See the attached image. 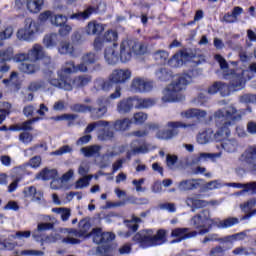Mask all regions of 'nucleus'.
I'll return each mask as SVG.
<instances>
[{
    "label": "nucleus",
    "instance_id": "nucleus-1",
    "mask_svg": "<svg viewBox=\"0 0 256 256\" xmlns=\"http://www.w3.org/2000/svg\"><path fill=\"white\" fill-rule=\"evenodd\" d=\"M191 83V75L183 74L177 76L171 84L163 91V103H173L175 101H183L185 97L181 92L187 85Z\"/></svg>",
    "mask_w": 256,
    "mask_h": 256
},
{
    "label": "nucleus",
    "instance_id": "nucleus-2",
    "mask_svg": "<svg viewBox=\"0 0 256 256\" xmlns=\"http://www.w3.org/2000/svg\"><path fill=\"white\" fill-rule=\"evenodd\" d=\"M133 241L138 243L139 247H142V249L157 247V245L167 243V232L160 229L154 235L153 230H141L134 235Z\"/></svg>",
    "mask_w": 256,
    "mask_h": 256
},
{
    "label": "nucleus",
    "instance_id": "nucleus-3",
    "mask_svg": "<svg viewBox=\"0 0 256 256\" xmlns=\"http://www.w3.org/2000/svg\"><path fill=\"white\" fill-rule=\"evenodd\" d=\"M107 103H109V98L101 96L93 105L81 103L72 104L70 111H73V113H90L92 119H101L107 114Z\"/></svg>",
    "mask_w": 256,
    "mask_h": 256
},
{
    "label": "nucleus",
    "instance_id": "nucleus-4",
    "mask_svg": "<svg viewBox=\"0 0 256 256\" xmlns=\"http://www.w3.org/2000/svg\"><path fill=\"white\" fill-rule=\"evenodd\" d=\"M190 223L198 230L197 235H206L211 230V226L215 225V220L211 218V210L203 209L191 218Z\"/></svg>",
    "mask_w": 256,
    "mask_h": 256
},
{
    "label": "nucleus",
    "instance_id": "nucleus-5",
    "mask_svg": "<svg viewBox=\"0 0 256 256\" xmlns=\"http://www.w3.org/2000/svg\"><path fill=\"white\" fill-rule=\"evenodd\" d=\"M147 48L142 43L133 40H124L120 44V59L122 63L131 61L134 55H145Z\"/></svg>",
    "mask_w": 256,
    "mask_h": 256
},
{
    "label": "nucleus",
    "instance_id": "nucleus-6",
    "mask_svg": "<svg viewBox=\"0 0 256 256\" xmlns=\"http://www.w3.org/2000/svg\"><path fill=\"white\" fill-rule=\"evenodd\" d=\"M215 121H222L227 123V125H235L243 119V114L241 110H238L234 105H229L228 107L218 109L214 113Z\"/></svg>",
    "mask_w": 256,
    "mask_h": 256
},
{
    "label": "nucleus",
    "instance_id": "nucleus-7",
    "mask_svg": "<svg viewBox=\"0 0 256 256\" xmlns=\"http://www.w3.org/2000/svg\"><path fill=\"white\" fill-rule=\"evenodd\" d=\"M166 127H168V129L158 130L156 132L157 139H161L162 141H169L179 135V128L186 129V127H191V125L185 124L181 121H170L166 124Z\"/></svg>",
    "mask_w": 256,
    "mask_h": 256
},
{
    "label": "nucleus",
    "instance_id": "nucleus-8",
    "mask_svg": "<svg viewBox=\"0 0 256 256\" xmlns=\"http://www.w3.org/2000/svg\"><path fill=\"white\" fill-rule=\"evenodd\" d=\"M189 228H175L171 232V237H176V240H172L171 243H181L185 239H192L197 237V231H191Z\"/></svg>",
    "mask_w": 256,
    "mask_h": 256
},
{
    "label": "nucleus",
    "instance_id": "nucleus-9",
    "mask_svg": "<svg viewBox=\"0 0 256 256\" xmlns=\"http://www.w3.org/2000/svg\"><path fill=\"white\" fill-rule=\"evenodd\" d=\"M243 75H245V70L241 73H235L233 70L230 72L227 79H230V88L233 89V91H241V89L245 88Z\"/></svg>",
    "mask_w": 256,
    "mask_h": 256
},
{
    "label": "nucleus",
    "instance_id": "nucleus-10",
    "mask_svg": "<svg viewBox=\"0 0 256 256\" xmlns=\"http://www.w3.org/2000/svg\"><path fill=\"white\" fill-rule=\"evenodd\" d=\"M131 79V70L116 69L110 74V81L116 84L127 83Z\"/></svg>",
    "mask_w": 256,
    "mask_h": 256
},
{
    "label": "nucleus",
    "instance_id": "nucleus-11",
    "mask_svg": "<svg viewBox=\"0 0 256 256\" xmlns=\"http://www.w3.org/2000/svg\"><path fill=\"white\" fill-rule=\"evenodd\" d=\"M131 89L135 93H146L153 89V83L148 82L143 78H134L131 83Z\"/></svg>",
    "mask_w": 256,
    "mask_h": 256
},
{
    "label": "nucleus",
    "instance_id": "nucleus-12",
    "mask_svg": "<svg viewBox=\"0 0 256 256\" xmlns=\"http://www.w3.org/2000/svg\"><path fill=\"white\" fill-rule=\"evenodd\" d=\"M216 127H218L217 132L214 134L216 141H223L227 139L229 135H231L230 127H233L231 124H227V122L216 121Z\"/></svg>",
    "mask_w": 256,
    "mask_h": 256
},
{
    "label": "nucleus",
    "instance_id": "nucleus-13",
    "mask_svg": "<svg viewBox=\"0 0 256 256\" xmlns=\"http://www.w3.org/2000/svg\"><path fill=\"white\" fill-rule=\"evenodd\" d=\"M201 179H184L181 180L178 184V190L185 192V191H195V189H199L201 187Z\"/></svg>",
    "mask_w": 256,
    "mask_h": 256
},
{
    "label": "nucleus",
    "instance_id": "nucleus-14",
    "mask_svg": "<svg viewBox=\"0 0 256 256\" xmlns=\"http://www.w3.org/2000/svg\"><path fill=\"white\" fill-rule=\"evenodd\" d=\"M218 91L222 97H228V95L231 94V86L223 82H214L213 85L208 88L209 95H215Z\"/></svg>",
    "mask_w": 256,
    "mask_h": 256
},
{
    "label": "nucleus",
    "instance_id": "nucleus-15",
    "mask_svg": "<svg viewBox=\"0 0 256 256\" xmlns=\"http://www.w3.org/2000/svg\"><path fill=\"white\" fill-rule=\"evenodd\" d=\"M50 85L58 87V89H64V91H73V85L71 84V78L60 74V79H51Z\"/></svg>",
    "mask_w": 256,
    "mask_h": 256
},
{
    "label": "nucleus",
    "instance_id": "nucleus-16",
    "mask_svg": "<svg viewBox=\"0 0 256 256\" xmlns=\"http://www.w3.org/2000/svg\"><path fill=\"white\" fill-rule=\"evenodd\" d=\"M133 97H128L120 100L116 105V111L119 115H127L133 110Z\"/></svg>",
    "mask_w": 256,
    "mask_h": 256
},
{
    "label": "nucleus",
    "instance_id": "nucleus-17",
    "mask_svg": "<svg viewBox=\"0 0 256 256\" xmlns=\"http://www.w3.org/2000/svg\"><path fill=\"white\" fill-rule=\"evenodd\" d=\"M87 65V63L82 61V63L76 66L75 62L70 61L66 63V67H64L62 71L63 73H66V75H69L71 73H78V71H80V73H87Z\"/></svg>",
    "mask_w": 256,
    "mask_h": 256
},
{
    "label": "nucleus",
    "instance_id": "nucleus-18",
    "mask_svg": "<svg viewBox=\"0 0 256 256\" xmlns=\"http://www.w3.org/2000/svg\"><path fill=\"white\" fill-rule=\"evenodd\" d=\"M240 161L248 163V165H255L256 161V145L248 146L240 157Z\"/></svg>",
    "mask_w": 256,
    "mask_h": 256
},
{
    "label": "nucleus",
    "instance_id": "nucleus-19",
    "mask_svg": "<svg viewBox=\"0 0 256 256\" xmlns=\"http://www.w3.org/2000/svg\"><path fill=\"white\" fill-rule=\"evenodd\" d=\"M117 44L105 49L104 57L108 65H115L119 61V54L116 52Z\"/></svg>",
    "mask_w": 256,
    "mask_h": 256
},
{
    "label": "nucleus",
    "instance_id": "nucleus-20",
    "mask_svg": "<svg viewBox=\"0 0 256 256\" xmlns=\"http://www.w3.org/2000/svg\"><path fill=\"white\" fill-rule=\"evenodd\" d=\"M29 61L37 62L45 57V50L43 46L35 44L31 50L28 51Z\"/></svg>",
    "mask_w": 256,
    "mask_h": 256
},
{
    "label": "nucleus",
    "instance_id": "nucleus-21",
    "mask_svg": "<svg viewBox=\"0 0 256 256\" xmlns=\"http://www.w3.org/2000/svg\"><path fill=\"white\" fill-rule=\"evenodd\" d=\"M181 117H185L186 119H193V117H196V119H205L207 117V111L197 108H191L189 110L181 112Z\"/></svg>",
    "mask_w": 256,
    "mask_h": 256
},
{
    "label": "nucleus",
    "instance_id": "nucleus-22",
    "mask_svg": "<svg viewBox=\"0 0 256 256\" xmlns=\"http://www.w3.org/2000/svg\"><path fill=\"white\" fill-rule=\"evenodd\" d=\"M18 69L22 71V73H26L27 75H33V73H37L39 71V65L31 60L26 62H22L19 64Z\"/></svg>",
    "mask_w": 256,
    "mask_h": 256
},
{
    "label": "nucleus",
    "instance_id": "nucleus-23",
    "mask_svg": "<svg viewBox=\"0 0 256 256\" xmlns=\"http://www.w3.org/2000/svg\"><path fill=\"white\" fill-rule=\"evenodd\" d=\"M79 230L71 229L69 233H73L75 237H89L87 233H89V229H91V224L86 220H81L79 222Z\"/></svg>",
    "mask_w": 256,
    "mask_h": 256
},
{
    "label": "nucleus",
    "instance_id": "nucleus-24",
    "mask_svg": "<svg viewBox=\"0 0 256 256\" xmlns=\"http://www.w3.org/2000/svg\"><path fill=\"white\" fill-rule=\"evenodd\" d=\"M91 81H93V77H91L90 75H80L73 79L71 85L76 89H81L83 87H87V85H89Z\"/></svg>",
    "mask_w": 256,
    "mask_h": 256
},
{
    "label": "nucleus",
    "instance_id": "nucleus-25",
    "mask_svg": "<svg viewBox=\"0 0 256 256\" xmlns=\"http://www.w3.org/2000/svg\"><path fill=\"white\" fill-rule=\"evenodd\" d=\"M95 13V7L89 6L87 9L84 11H79L76 13H73L72 15L69 16V19H76V21H85L91 17Z\"/></svg>",
    "mask_w": 256,
    "mask_h": 256
},
{
    "label": "nucleus",
    "instance_id": "nucleus-26",
    "mask_svg": "<svg viewBox=\"0 0 256 256\" xmlns=\"http://www.w3.org/2000/svg\"><path fill=\"white\" fill-rule=\"evenodd\" d=\"M228 186L236 187L237 189H243V193H251V195H256V182H248L246 184L230 183Z\"/></svg>",
    "mask_w": 256,
    "mask_h": 256
},
{
    "label": "nucleus",
    "instance_id": "nucleus-27",
    "mask_svg": "<svg viewBox=\"0 0 256 256\" xmlns=\"http://www.w3.org/2000/svg\"><path fill=\"white\" fill-rule=\"evenodd\" d=\"M136 102L135 109H149L155 105V99L153 98H139L137 96L133 97Z\"/></svg>",
    "mask_w": 256,
    "mask_h": 256
},
{
    "label": "nucleus",
    "instance_id": "nucleus-28",
    "mask_svg": "<svg viewBox=\"0 0 256 256\" xmlns=\"http://www.w3.org/2000/svg\"><path fill=\"white\" fill-rule=\"evenodd\" d=\"M84 157H99L101 155L100 145H91L80 149Z\"/></svg>",
    "mask_w": 256,
    "mask_h": 256
},
{
    "label": "nucleus",
    "instance_id": "nucleus-29",
    "mask_svg": "<svg viewBox=\"0 0 256 256\" xmlns=\"http://www.w3.org/2000/svg\"><path fill=\"white\" fill-rule=\"evenodd\" d=\"M214 59L217 61V63H219L220 65V69L222 70L223 72V78L224 79H229V75L231 73V71L233 70H230L229 69V63H227V60H225L223 58V56H221V54H216L214 56Z\"/></svg>",
    "mask_w": 256,
    "mask_h": 256
},
{
    "label": "nucleus",
    "instance_id": "nucleus-30",
    "mask_svg": "<svg viewBox=\"0 0 256 256\" xmlns=\"http://www.w3.org/2000/svg\"><path fill=\"white\" fill-rule=\"evenodd\" d=\"M104 29L103 24L90 21L86 26V33L87 35H99V33H103Z\"/></svg>",
    "mask_w": 256,
    "mask_h": 256
},
{
    "label": "nucleus",
    "instance_id": "nucleus-31",
    "mask_svg": "<svg viewBox=\"0 0 256 256\" xmlns=\"http://www.w3.org/2000/svg\"><path fill=\"white\" fill-rule=\"evenodd\" d=\"M234 225H239V218L228 217L224 220H219L216 222V227H218V229H229V227H234Z\"/></svg>",
    "mask_w": 256,
    "mask_h": 256
},
{
    "label": "nucleus",
    "instance_id": "nucleus-32",
    "mask_svg": "<svg viewBox=\"0 0 256 256\" xmlns=\"http://www.w3.org/2000/svg\"><path fill=\"white\" fill-rule=\"evenodd\" d=\"M222 149L227 153H235L237 151V147H239V143L235 139H224L221 143Z\"/></svg>",
    "mask_w": 256,
    "mask_h": 256
},
{
    "label": "nucleus",
    "instance_id": "nucleus-33",
    "mask_svg": "<svg viewBox=\"0 0 256 256\" xmlns=\"http://www.w3.org/2000/svg\"><path fill=\"white\" fill-rule=\"evenodd\" d=\"M14 49L13 47L9 46L7 48H3L0 50V63L2 65H7L5 62L11 61L14 57Z\"/></svg>",
    "mask_w": 256,
    "mask_h": 256
},
{
    "label": "nucleus",
    "instance_id": "nucleus-34",
    "mask_svg": "<svg viewBox=\"0 0 256 256\" xmlns=\"http://www.w3.org/2000/svg\"><path fill=\"white\" fill-rule=\"evenodd\" d=\"M67 21H69V18L63 14H52L50 17V23L54 27H63Z\"/></svg>",
    "mask_w": 256,
    "mask_h": 256
},
{
    "label": "nucleus",
    "instance_id": "nucleus-35",
    "mask_svg": "<svg viewBox=\"0 0 256 256\" xmlns=\"http://www.w3.org/2000/svg\"><path fill=\"white\" fill-rule=\"evenodd\" d=\"M57 177V170L56 169H43L38 174V179H43V181H50V179H56Z\"/></svg>",
    "mask_w": 256,
    "mask_h": 256
},
{
    "label": "nucleus",
    "instance_id": "nucleus-36",
    "mask_svg": "<svg viewBox=\"0 0 256 256\" xmlns=\"http://www.w3.org/2000/svg\"><path fill=\"white\" fill-rule=\"evenodd\" d=\"M186 205H188V207H194V209H201V207H207V205H209V202L205 200H199L195 197H190L187 198Z\"/></svg>",
    "mask_w": 256,
    "mask_h": 256
},
{
    "label": "nucleus",
    "instance_id": "nucleus-37",
    "mask_svg": "<svg viewBox=\"0 0 256 256\" xmlns=\"http://www.w3.org/2000/svg\"><path fill=\"white\" fill-rule=\"evenodd\" d=\"M131 126V120L129 118H123L116 120L114 123L115 131H127Z\"/></svg>",
    "mask_w": 256,
    "mask_h": 256
},
{
    "label": "nucleus",
    "instance_id": "nucleus-38",
    "mask_svg": "<svg viewBox=\"0 0 256 256\" xmlns=\"http://www.w3.org/2000/svg\"><path fill=\"white\" fill-rule=\"evenodd\" d=\"M52 213H56L57 215H60L61 220L65 223L67 220L71 217V208H52Z\"/></svg>",
    "mask_w": 256,
    "mask_h": 256
},
{
    "label": "nucleus",
    "instance_id": "nucleus-39",
    "mask_svg": "<svg viewBox=\"0 0 256 256\" xmlns=\"http://www.w3.org/2000/svg\"><path fill=\"white\" fill-rule=\"evenodd\" d=\"M107 125H109V121H105V120H99L96 122H92L87 125V127L84 130V133L86 135H89V133H93V131H95V129H97V127H107Z\"/></svg>",
    "mask_w": 256,
    "mask_h": 256
},
{
    "label": "nucleus",
    "instance_id": "nucleus-40",
    "mask_svg": "<svg viewBox=\"0 0 256 256\" xmlns=\"http://www.w3.org/2000/svg\"><path fill=\"white\" fill-rule=\"evenodd\" d=\"M43 6V0H29L26 7L30 13H39Z\"/></svg>",
    "mask_w": 256,
    "mask_h": 256
},
{
    "label": "nucleus",
    "instance_id": "nucleus-41",
    "mask_svg": "<svg viewBox=\"0 0 256 256\" xmlns=\"http://www.w3.org/2000/svg\"><path fill=\"white\" fill-rule=\"evenodd\" d=\"M36 113L39 116L34 117L29 120L32 125H33V123H37V121H41V119H43V117H45L46 113H49V108L47 107V105L42 103L39 105V108L36 110Z\"/></svg>",
    "mask_w": 256,
    "mask_h": 256
},
{
    "label": "nucleus",
    "instance_id": "nucleus-42",
    "mask_svg": "<svg viewBox=\"0 0 256 256\" xmlns=\"http://www.w3.org/2000/svg\"><path fill=\"white\" fill-rule=\"evenodd\" d=\"M25 28L29 31L31 35L35 37L36 33H39V24L38 22H35L31 18H27L25 20Z\"/></svg>",
    "mask_w": 256,
    "mask_h": 256
},
{
    "label": "nucleus",
    "instance_id": "nucleus-43",
    "mask_svg": "<svg viewBox=\"0 0 256 256\" xmlns=\"http://www.w3.org/2000/svg\"><path fill=\"white\" fill-rule=\"evenodd\" d=\"M11 37H13L12 26H8L4 30L0 31V47H3V42L7 41V39H11Z\"/></svg>",
    "mask_w": 256,
    "mask_h": 256
},
{
    "label": "nucleus",
    "instance_id": "nucleus-44",
    "mask_svg": "<svg viewBox=\"0 0 256 256\" xmlns=\"http://www.w3.org/2000/svg\"><path fill=\"white\" fill-rule=\"evenodd\" d=\"M239 103H244L245 105L256 103V94L246 93L240 95L238 98Z\"/></svg>",
    "mask_w": 256,
    "mask_h": 256
},
{
    "label": "nucleus",
    "instance_id": "nucleus-45",
    "mask_svg": "<svg viewBox=\"0 0 256 256\" xmlns=\"http://www.w3.org/2000/svg\"><path fill=\"white\" fill-rule=\"evenodd\" d=\"M33 37L34 36L29 33V30L25 26L17 32V39L20 41H33Z\"/></svg>",
    "mask_w": 256,
    "mask_h": 256
},
{
    "label": "nucleus",
    "instance_id": "nucleus-46",
    "mask_svg": "<svg viewBox=\"0 0 256 256\" xmlns=\"http://www.w3.org/2000/svg\"><path fill=\"white\" fill-rule=\"evenodd\" d=\"M242 237H245V233L240 232L219 238L218 241H220V243H233L234 241H238V239H242Z\"/></svg>",
    "mask_w": 256,
    "mask_h": 256
},
{
    "label": "nucleus",
    "instance_id": "nucleus-47",
    "mask_svg": "<svg viewBox=\"0 0 256 256\" xmlns=\"http://www.w3.org/2000/svg\"><path fill=\"white\" fill-rule=\"evenodd\" d=\"M58 51L61 55H73V46L69 42H62Z\"/></svg>",
    "mask_w": 256,
    "mask_h": 256
},
{
    "label": "nucleus",
    "instance_id": "nucleus-48",
    "mask_svg": "<svg viewBox=\"0 0 256 256\" xmlns=\"http://www.w3.org/2000/svg\"><path fill=\"white\" fill-rule=\"evenodd\" d=\"M43 43L45 47H55L57 45V34H47L43 39Z\"/></svg>",
    "mask_w": 256,
    "mask_h": 256
},
{
    "label": "nucleus",
    "instance_id": "nucleus-49",
    "mask_svg": "<svg viewBox=\"0 0 256 256\" xmlns=\"http://www.w3.org/2000/svg\"><path fill=\"white\" fill-rule=\"evenodd\" d=\"M89 235H92L93 242L97 245L103 243V230L101 228H94Z\"/></svg>",
    "mask_w": 256,
    "mask_h": 256
},
{
    "label": "nucleus",
    "instance_id": "nucleus-50",
    "mask_svg": "<svg viewBox=\"0 0 256 256\" xmlns=\"http://www.w3.org/2000/svg\"><path fill=\"white\" fill-rule=\"evenodd\" d=\"M255 205H256V199L251 198L248 201L240 204V209L247 215L249 213V211H251V209H253V207H255Z\"/></svg>",
    "mask_w": 256,
    "mask_h": 256
},
{
    "label": "nucleus",
    "instance_id": "nucleus-51",
    "mask_svg": "<svg viewBox=\"0 0 256 256\" xmlns=\"http://www.w3.org/2000/svg\"><path fill=\"white\" fill-rule=\"evenodd\" d=\"M91 179H93V176H83L78 179L75 184V189H84V187H89Z\"/></svg>",
    "mask_w": 256,
    "mask_h": 256
},
{
    "label": "nucleus",
    "instance_id": "nucleus-52",
    "mask_svg": "<svg viewBox=\"0 0 256 256\" xmlns=\"http://www.w3.org/2000/svg\"><path fill=\"white\" fill-rule=\"evenodd\" d=\"M113 137H115V133L109 129H103L98 135L100 141H109L113 139Z\"/></svg>",
    "mask_w": 256,
    "mask_h": 256
},
{
    "label": "nucleus",
    "instance_id": "nucleus-53",
    "mask_svg": "<svg viewBox=\"0 0 256 256\" xmlns=\"http://www.w3.org/2000/svg\"><path fill=\"white\" fill-rule=\"evenodd\" d=\"M154 59L160 63H166L167 59H169V53L165 50H158L154 52Z\"/></svg>",
    "mask_w": 256,
    "mask_h": 256
},
{
    "label": "nucleus",
    "instance_id": "nucleus-54",
    "mask_svg": "<svg viewBox=\"0 0 256 256\" xmlns=\"http://www.w3.org/2000/svg\"><path fill=\"white\" fill-rule=\"evenodd\" d=\"M98 59L99 57L93 52L86 53L82 57L83 63L88 65H93V63H95Z\"/></svg>",
    "mask_w": 256,
    "mask_h": 256
},
{
    "label": "nucleus",
    "instance_id": "nucleus-55",
    "mask_svg": "<svg viewBox=\"0 0 256 256\" xmlns=\"http://www.w3.org/2000/svg\"><path fill=\"white\" fill-rule=\"evenodd\" d=\"M128 223H135L133 225H129L130 231L135 233L136 231L139 230V224L138 223H143V220L140 217L132 215V218H131V220L128 221Z\"/></svg>",
    "mask_w": 256,
    "mask_h": 256
},
{
    "label": "nucleus",
    "instance_id": "nucleus-56",
    "mask_svg": "<svg viewBox=\"0 0 256 256\" xmlns=\"http://www.w3.org/2000/svg\"><path fill=\"white\" fill-rule=\"evenodd\" d=\"M133 119L135 125H143L147 121V114L144 112L135 113Z\"/></svg>",
    "mask_w": 256,
    "mask_h": 256
},
{
    "label": "nucleus",
    "instance_id": "nucleus-57",
    "mask_svg": "<svg viewBox=\"0 0 256 256\" xmlns=\"http://www.w3.org/2000/svg\"><path fill=\"white\" fill-rule=\"evenodd\" d=\"M118 37V34L116 31L113 30H108L106 33H104V35L102 36V38L104 39V41L106 43H111L113 41H115Z\"/></svg>",
    "mask_w": 256,
    "mask_h": 256
},
{
    "label": "nucleus",
    "instance_id": "nucleus-58",
    "mask_svg": "<svg viewBox=\"0 0 256 256\" xmlns=\"http://www.w3.org/2000/svg\"><path fill=\"white\" fill-rule=\"evenodd\" d=\"M66 153H73V147L69 145L61 146L58 150H55L54 152H51V155H65Z\"/></svg>",
    "mask_w": 256,
    "mask_h": 256
},
{
    "label": "nucleus",
    "instance_id": "nucleus-59",
    "mask_svg": "<svg viewBox=\"0 0 256 256\" xmlns=\"http://www.w3.org/2000/svg\"><path fill=\"white\" fill-rule=\"evenodd\" d=\"M19 141H21V143H24L25 145H29V143L33 141V134L29 132H22L19 135Z\"/></svg>",
    "mask_w": 256,
    "mask_h": 256
},
{
    "label": "nucleus",
    "instance_id": "nucleus-60",
    "mask_svg": "<svg viewBox=\"0 0 256 256\" xmlns=\"http://www.w3.org/2000/svg\"><path fill=\"white\" fill-rule=\"evenodd\" d=\"M211 141V136L207 132H202L197 135V143L200 145H205Z\"/></svg>",
    "mask_w": 256,
    "mask_h": 256
},
{
    "label": "nucleus",
    "instance_id": "nucleus-61",
    "mask_svg": "<svg viewBox=\"0 0 256 256\" xmlns=\"http://www.w3.org/2000/svg\"><path fill=\"white\" fill-rule=\"evenodd\" d=\"M156 77H158L160 81H169V79L171 78V74L167 72V69L161 68L156 72Z\"/></svg>",
    "mask_w": 256,
    "mask_h": 256
},
{
    "label": "nucleus",
    "instance_id": "nucleus-62",
    "mask_svg": "<svg viewBox=\"0 0 256 256\" xmlns=\"http://www.w3.org/2000/svg\"><path fill=\"white\" fill-rule=\"evenodd\" d=\"M178 157L177 155H171V154H168L166 156V165L168 168L170 169H175V165L177 164V161H178Z\"/></svg>",
    "mask_w": 256,
    "mask_h": 256
},
{
    "label": "nucleus",
    "instance_id": "nucleus-63",
    "mask_svg": "<svg viewBox=\"0 0 256 256\" xmlns=\"http://www.w3.org/2000/svg\"><path fill=\"white\" fill-rule=\"evenodd\" d=\"M42 87H45V82L43 80L34 81L29 84L28 91H39Z\"/></svg>",
    "mask_w": 256,
    "mask_h": 256
},
{
    "label": "nucleus",
    "instance_id": "nucleus-64",
    "mask_svg": "<svg viewBox=\"0 0 256 256\" xmlns=\"http://www.w3.org/2000/svg\"><path fill=\"white\" fill-rule=\"evenodd\" d=\"M209 256H225V250L222 246L213 247L209 252Z\"/></svg>",
    "mask_w": 256,
    "mask_h": 256
}]
</instances>
